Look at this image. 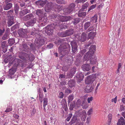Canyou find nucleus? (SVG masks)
I'll return each mask as SVG.
<instances>
[{
	"instance_id": "1",
	"label": "nucleus",
	"mask_w": 125,
	"mask_h": 125,
	"mask_svg": "<svg viewBox=\"0 0 125 125\" xmlns=\"http://www.w3.org/2000/svg\"><path fill=\"white\" fill-rule=\"evenodd\" d=\"M24 55L25 56V57L21 56H19L20 58L25 62L22 63L21 66L22 67H23L26 66V63L28 61L32 62L35 58L34 56L32 54H27L24 53Z\"/></svg>"
},
{
	"instance_id": "2",
	"label": "nucleus",
	"mask_w": 125,
	"mask_h": 125,
	"mask_svg": "<svg viewBox=\"0 0 125 125\" xmlns=\"http://www.w3.org/2000/svg\"><path fill=\"white\" fill-rule=\"evenodd\" d=\"M76 114L79 116L82 121H84L86 117V112L84 110H80L76 112Z\"/></svg>"
},
{
	"instance_id": "3",
	"label": "nucleus",
	"mask_w": 125,
	"mask_h": 125,
	"mask_svg": "<svg viewBox=\"0 0 125 125\" xmlns=\"http://www.w3.org/2000/svg\"><path fill=\"white\" fill-rule=\"evenodd\" d=\"M70 124L73 125H83V123L82 122L77 120V117L76 116H74L70 123Z\"/></svg>"
},
{
	"instance_id": "4",
	"label": "nucleus",
	"mask_w": 125,
	"mask_h": 125,
	"mask_svg": "<svg viewBox=\"0 0 125 125\" xmlns=\"http://www.w3.org/2000/svg\"><path fill=\"white\" fill-rule=\"evenodd\" d=\"M95 76L89 75L87 77L86 79L85 83L86 84H89L91 83H93L95 81Z\"/></svg>"
},
{
	"instance_id": "5",
	"label": "nucleus",
	"mask_w": 125,
	"mask_h": 125,
	"mask_svg": "<svg viewBox=\"0 0 125 125\" xmlns=\"http://www.w3.org/2000/svg\"><path fill=\"white\" fill-rule=\"evenodd\" d=\"M53 25V24H51L48 25L46 27V28L47 31L46 32L48 35H50L52 34L53 31V29H54Z\"/></svg>"
},
{
	"instance_id": "6",
	"label": "nucleus",
	"mask_w": 125,
	"mask_h": 125,
	"mask_svg": "<svg viewBox=\"0 0 125 125\" xmlns=\"http://www.w3.org/2000/svg\"><path fill=\"white\" fill-rule=\"evenodd\" d=\"M75 6V5L74 3H72L67 8L64 9V11L67 14L70 13L73 10Z\"/></svg>"
},
{
	"instance_id": "7",
	"label": "nucleus",
	"mask_w": 125,
	"mask_h": 125,
	"mask_svg": "<svg viewBox=\"0 0 125 125\" xmlns=\"http://www.w3.org/2000/svg\"><path fill=\"white\" fill-rule=\"evenodd\" d=\"M18 33L19 36L23 38L27 37L26 32L25 29H20L18 31Z\"/></svg>"
},
{
	"instance_id": "8",
	"label": "nucleus",
	"mask_w": 125,
	"mask_h": 125,
	"mask_svg": "<svg viewBox=\"0 0 125 125\" xmlns=\"http://www.w3.org/2000/svg\"><path fill=\"white\" fill-rule=\"evenodd\" d=\"M71 44L72 52L73 53H75L77 50V43L74 41H72L71 42Z\"/></svg>"
},
{
	"instance_id": "9",
	"label": "nucleus",
	"mask_w": 125,
	"mask_h": 125,
	"mask_svg": "<svg viewBox=\"0 0 125 125\" xmlns=\"http://www.w3.org/2000/svg\"><path fill=\"white\" fill-rule=\"evenodd\" d=\"M62 45L59 48L58 50V51L62 55H64L66 54H67L69 53V49L68 48V50H66V49H64L62 51L61 47H62Z\"/></svg>"
},
{
	"instance_id": "10",
	"label": "nucleus",
	"mask_w": 125,
	"mask_h": 125,
	"mask_svg": "<svg viewBox=\"0 0 125 125\" xmlns=\"http://www.w3.org/2000/svg\"><path fill=\"white\" fill-rule=\"evenodd\" d=\"M93 54H92V53L90 52L89 51H88L86 54H85L84 56V60H88L89 58L91 59L93 56Z\"/></svg>"
},
{
	"instance_id": "11",
	"label": "nucleus",
	"mask_w": 125,
	"mask_h": 125,
	"mask_svg": "<svg viewBox=\"0 0 125 125\" xmlns=\"http://www.w3.org/2000/svg\"><path fill=\"white\" fill-rule=\"evenodd\" d=\"M62 45V47L61 48L62 49V51L64 49H67L68 48L69 49H70V45L68 44V43L67 42H65L63 44L61 45L58 48V49L60 47V46Z\"/></svg>"
},
{
	"instance_id": "12",
	"label": "nucleus",
	"mask_w": 125,
	"mask_h": 125,
	"mask_svg": "<svg viewBox=\"0 0 125 125\" xmlns=\"http://www.w3.org/2000/svg\"><path fill=\"white\" fill-rule=\"evenodd\" d=\"M83 70L84 71H89L91 68V67L89 64H83L82 66Z\"/></svg>"
},
{
	"instance_id": "13",
	"label": "nucleus",
	"mask_w": 125,
	"mask_h": 125,
	"mask_svg": "<svg viewBox=\"0 0 125 125\" xmlns=\"http://www.w3.org/2000/svg\"><path fill=\"white\" fill-rule=\"evenodd\" d=\"M76 77L77 81L80 82L83 80L84 76L83 74L82 73H78L77 74Z\"/></svg>"
},
{
	"instance_id": "14",
	"label": "nucleus",
	"mask_w": 125,
	"mask_h": 125,
	"mask_svg": "<svg viewBox=\"0 0 125 125\" xmlns=\"http://www.w3.org/2000/svg\"><path fill=\"white\" fill-rule=\"evenodd\" d=\"M48 2V1L47 0H40L36 1V3L37 4H39L42 6H44L45 4H47Z\"/></svg>"
},
{
	"instance_id": "15",
	"label": "nucleus",
	"mask_w": 125,
	"mask_h": 125,
	"mask_svg": "<svg viewBox=\"0 0 125 125\" xmlns=\"http://www.w3.org/2000/svg\"><path fill=\"white\" fill-rule=\"evenodd\" d=\"M52 2H48L45 7V10L46 12H48L51 9L52 7Z\"/></svg>"
},
{
	"instance_id": "16",
	"label": "nucleus",
	"mask_w": 125,
	"mask_h": 125,
	"mask_svg": "<svg viewBox=\"0 0 125 125\" xmlns=\"http://www.w3.org/2000/svg\"><path fill=\"white\" fill-rule=\"evenodd\" d=\"M36 19L35 18H33L32 20L28 21L27 23V24L29 26H32L34 23H36Z\"/></svg>"
},
{
	"instance_id": "17",
	"label": "nucleus",
	"mask_w": 125,
	"mask_h": 125,
	"mask_svg": "<svg viewBox=\"0 0 125 125\" xmlns=\"http://www.w3.org/2000/svg\"><path fill=\"white\" fill-rule=\"evenodd\" d=\"M117 125H125V120L122 117L119 119L117 123Z\"/></svg>"
},
{
	"instance_id": "18",
	"label": "nucleus",
	"mask_w": 125,
	"mask_h": 125,
	"mask_svg": "<svg viewBox=\"0 0 125 125\" xmlns=\"http://www.w3.org/2000/svg\"><path fill=\"white\" fill-rule=\"evenodd\" d=\"M94 89V88L92 86H91L90 85L87 86L86 87L85 90L87 93H89L92 92Z\"/></svg>"
},
{
	"instance_id": "19",
	"label": "nucleus",
	"mask_w": 125,
	"mask_h": 125,
	"mask_svg": "<svg viewBox=\"0 0 125 125\" xmlns=\"http://www.w3.org/2000/svg\"><path fill=\"white\" fill-rule=\"evenodd\" d=\"M33 17V15L31 14L27 15L23 17V20L25 21H27L30 19H31Z\"/></svg>"
},
{
	"instance_id": "20",
	"label": "nucleus",
	"mask_w": 125,
	"mask_h": 125,
	"mask_svg": "<svg viewBox=\"0 0 125 125\" xmlns=\"http://www.w3.org/2000/svg\"><path fill=\"white\" fill-rule=\"evenodd\" d=\"M12 6V4L11 3H9L4 6L3 8L4 10H8L10 9Z\"/></svg>"
},
{
	"instance_id": "21",
	"label": "nucleus",
	"mask_w": 125,
	"mask_h": 125,
	"mask_svg": "<svg viewBox=\"0 0 125 125\" xmlns=\"http://www.w3.org/2000/svg\"><path fill=\"white\" fill-rule=\"evenodd\" d=\"M96 49V46L94 45L91 46L90 48V49L89 51L91 52L92 54H94V52Z\"/></svg>"
},
{
	"instance_id": "22",
	"label": "nucleus",
	"mask_w": 125,
	"mask_h": 125,
	"mask_svg": "<svg viewBox=\"0 0 125 125\" xmlns=\"http://www.w3.org/2000/svg\"><path fill=\"white\" fill-rule=\"evenodd\" d=\"M96 60L97 58L96 57H94V58H91L90 60V63L93 65L96 64L97 62Z\"/></svg>"
},
{
	"instance_id": "23",
	"label": "nucleus",
	"mask_w": 125,
	"mask_h": 125,
	"mask_svg": "<svg viewBox=\"0 0 125 125\" xmlns=\"http://www.w3.org/2000/svg\"><path fill=\"white\" fill-rule=\"evenodd\" d=\"M75 84V82L74 80H71L69 81L68 84L70 87L74 86Z\"/></svg>"
},
{
	"instance_id": "24",
	"label": "nucleus",
	"mask_w": 125,
	"mask_h": 125,
	"mask_svg": "<svg viewBox=\"0 0 125 125\" xmlns=\"http://www.w3.org/2000/svg\"><path fill=\"white\" fill-rule=\"evenodd\" d=\"M87 38L86 34L85 33H82L81 40V42H84L86 40Z\"/></svg>"
},
{
	"instance_id": "25",
	"label": "nucleus",
	"mask_w": 125,
	"mask_h": 125,
	"mask_svg": "<svg viewBox=\"0 0 125 125\" xmlns=\"http://www.w3.org/2000/svg\"><path fill=\"white\" fill-rule=\"evenodd\" d=\"M91 25L90 22L87 21L85 23L84 25V28L85 30H87Z\"/></svg>"
},
{
	"instance_id": "26",
	"label": "nucleus",
	"mask_w": 125,
	"mask_h": 125,
	"mask_svg": "<svg viewBox=\"0 0 125 125\" xmlns=\"http://www.w3.org/2000/svg\"><path fill=\"white\" fill-rule=\"evenodd\" d=\"M97 16L96 15H95L91 18V21L93 22H97Z\"/></svg>"
},
{
	"instance_id": "27",
	"label": "nucleus",
	"mask_w": 125,
	"mask_h": 125,
	"mask_svg": "<svg viewBox=\"0 0 125 125\" xmlns=\"http://www.w3.org/2000/svg\"><path fill=\"white\" fill-rule=\"evenodd\" d=\"M48 99L46 98H44L43 99V107H44V110L45 111L46 110L45 106L46 105H47L48 104Z\"/></svg>"
},
{
	"instance_id": "28",
	"label": "nucleus",
	"mask_w": 125,
	"mask_h": 125,
	"mask_svg": "<svg viewBox=\"0 0 125 125\" xmlns=\"http://www.w3.org/2000/svg\"><path fill=\"white\" fill-rule=\"evenodd\" d=\"M68 36L72 34L73 33V29H70L66 31Z\"/></svg>"
},
{
	"instance_id": "29",
	"label": "nucleus",
	"mask_w": 125,
	"mask_h": 125,
	"mask_svg": "<svg viewBox=\"0 0 125 125\" xmlns=\"http://www.w3.org/2000/svg\"><path fill=\"white\" fill-rule=\"evenodd\" d=\"M95 33L93 32H91L89 33L88 36V39H91L93 38L95 36Z\"/></svg>"
},
{
	"instance_id": "30",
	"label": "nucleus",
	"mask_w": 125,
	"mask_h": 125,
	"mask_svg": "<svg viewBox=\"0 0 125 125\" xmlns=\"http://www.w3.org/2000/svg\"><path fill=\"white\" fill-rule=\"evenodd\" d=\"M89 3L88 2H86L85 4L82 5V7L81 9L82 11H84L85 9H86L88 6Z\"/></svg>"
},
{
	"instance_id": "31",
	"label": "nucleus",
	"mask_w": 125,
	"mask_h": 125,
	"mask_svg": "<svg viewBox=\"0 0 125 125\" xmlns=\"http://www.w3.org/2000/svg\"><path fill=\"white\" fill-rule=\"evenodd\" d=\"M58 20L62 21H66V20H65V16L60 15L57 17Z\"/></svg>"
},
{
	"instance_id": "32",
	"label": "nucleus",
	"mask_w": 125,
	"mask_h": 125,
	"mask_svg": "<svg viewBox=\"0 0 125 125\" xmlns=\"http://www.w3.org/2000/svg\"><path fill=\"white\" fill-rule=\"evenodd\" d=\"M37 43L38 44V46H42L44 43V41L43 39H40L37 41Z\"/></svg>"
},
{
	"instance_id": "33",
	"label": "nucleus",
	"mask_w": 125,
	"mask_h": 125,
	"mask_svg": "<svg viewBox=\"0 0 125 125\" xmlns=\"http://www.w3.org/2000/svg\"><path fill=\"white\" fill-rule=\"evenodd\" d=\"M74 98V96L73 94H71L69 95L68 97V103L69 104L73 99Z\"/></svg>"
},
{
	"instance_id": "34",
	"label": "nucleus",
	"mask_w": 125,
	"mask_h": 125,
	"mask_svg": "<svg viewBox=\"0 0 125 125\" xmlns=\"http://www.w3.org/2000/svg\"><path fill=\"white\" fill-rule=\"evenodd\" d=\"M23 50L26 51L28 48L27 44L26 43H23L22 44Z\"/></svg>"
},
{
	"instance_id": "35",
	"label": "nucleus",
	"mask_w": 125,
	"mask_h": 125,
	"mask_svg": "<svg viewBox=\"0 0 125 125\" xmlns=\"http://www.w3.org/2000/svg\"><path fill=\"white\" fill-rule=\"evenodd\" d=\"M15 71L14 69H11L9 71V75H13Z\"/></svg>"
},
{
	"instance_id": "36",
	"label": "nucleus",
	"mask_w": 125,
	"mask_h": 125,
	"mask_svg": "<svg viewBox=\"0 0 125 125\" xmlns=\"http://www.w3.org/2000/svg\"><path fill=\"white\" fill-rule=\"evenodd\" d=\"M60 36L62 37L67 36L66 31L64 32H62L60 33Z\"/></svg>"
},
{
	"instance_id": "37",
	"label": "nucleus",
	"mask_w": 125,
	"mask_h": 125,
	"mask_svg": "<svg viewBox=\"0 0 125 125\" xmlns=\"http://www.w3.org/2000/svg\"><path fill=\"white\" fill-rule=\"evenodd\" d=\"M56 1L57 3L58 4H66V2L64 0H57Z\"/></svg>"
},
{
	"instance_id": "38",
	"label": "nucleus",
	"mask_w": 125,
	"mask_h": 125,
	"mask_svg": "<svg viewBox=\"0 0 125 125\" xmlns=\"http://www.w3.org/2000/svg\"><path fill=\"white\" fill-rule=\"evenodd\" d=\"M80 21V20L79 18H77L74 19V21H73V23L74 25L77 24Z\"/></svg>"
},
{
	"instance_id": "39",
	"label": "nucleus",
	"mask_w": 125,
	"mask_h": 125,
	"mask_svg": "<svg viewBox=\"0 0 125 125\" xmlns=\"http://www.w3.org/2000/svg\"><path fill=\"white\" fill-rule=\"evenodd\" d=\"M76 72V69L74 68H72L70 71V76H72L74 74H75Z\"/></svg>"
},
{
	"instance_id": "40",
	"label": "nucleus",
	"mask_w": 125,
	"mask_h": 125,
	"mask_svg": "<svg viewBox=\"0 0 125 125\" xmlns=\"http://www.w3.org/2000/svg\"><path fill=\"white\" fill-rule=\"evenodd\" d=\"M72 91L71 90L67 88L65 91V93L67 94H69L71 93Z\"/></svg>"
},
{
	"instance_id": "41",
	"label": "nucleus",
	"mask_w": 125,
	"mask_h": 125,
	"mask_svg": "<svg viewBox=\"0 0 125 125\" xmlns=\"http://www.w3.org/2000/svg\"><path fill=\"white\" fill-rule=\"evenodd\" d=\"M29 8V7L28 6L27 8L25 9H24L23 10V12L24 14H26L28 13H29L30 12V10L28 8Z\"/></svg>"
},
{
	"instance_id": "42",
	"label": "nucleus",
	"mask_w": 125,
	"mask_h": 125,
	"mask_svg": "<svg viewBox=\"0 0 125 125\" xmlns=\"http://www.w3.org/2000/svg\"><path fill=\"white\" fill-rule=\"evenodd\" d=\"M6 43V41H4L2 42L1 43V47L3 49H5L6 47L5 45Z\"/></svg>"
},
{
	"instance_id": "43",
	"label": "nucleus",
	"mask_w": 125,
	"mask_h": 125,
	"mask_svg": "<svg viewBox=\"0 0 125 125\" xmlns=\"http://www.w3.org/2000/svg\"><path fill=\"white\" fill-rule=\"evenodd\" d=\"M108 122L110 124L112 118V114H109L108 115Z\"/></svg>"
},
{
	"instance_id": "44",
	"label": "nucleus",
	"mask_w": 125,
	"mask_h": 125,
	"mask_svg": "<svg viewBox=\"0 0 125 125\" xmlns=\"http://www.w3.org/2000/svg\"><path fill=\"white\" fill-rule=\"evenodd\" d=\"M93 111V109L92 108H91L88 111L87 114L88 115H89L92 114Z\"/></svg>"
},
{
	"instance_id": "45",
	"label": "nucleus",
	"mask_w": 125,
	"mask_h": 125,
	"mask_svg": "<svg viewBox=\"0 0 125 125\" xmlns=\"http://www.w3.org/2000/svg\"><path fill=\"white\" fill-rule=\"evenodd\" d=\"M96 6V4H94L92 5L91 6L90 8L88 9V11H89L90 10H93L95 8Z\"/></svg>"
},
{
	"instance_id": "46",
	"label": "nucleus",
	"mask_w": 125,
	"mask_h": 125,
	"mask_svg": "<svg viewBox=\"0 0 125 125\" xmlns=\"http://www.w3.org/2000/svg\"><path fill=\"white\" fill-rule=\"evenodd\" d=\"M12 110V107L11 106H10L9 107L7 108L5 110V112H8L10 111H11Z\"/></svg>"
},
{
	"instance_id": "47",
	"label": "nucleus",
	"mask_w": 125,
	"mask_h": 125,
	"mask_svg": "<svg viewBox=\"0 0 125 125\" xmlns=\"http://www.w3.org/2000/svg\"><path fill=\"white\" fill-rule=\"evenodd\" d=\"M19 9V7L17 4H16L14 6V9L15 11V12H16V13L18 11Z\"/></svg>"
},
{
	"instance_id": "48",
	"label": "nucleus",
	"mask_w": 125,
	"mask_h": 125,
	"mask_svg": "<svg viewBox=\"0 0 125 125\" xmlns=\"http://www.w3.org/2000/svg\"><path fill=\"white\" fill-rule=\"evenodd\" d=\"M20 6L22 7H23V8H25L27 6V5L26 4L24 3V2H21L20 3Z\"/></svg>"
},
{
	"instance_id": "49",
	"label": "nucleus",
	"mask_w": 125,
	"mask_h": 125,
	"mask_svg": "<svg viewBox=\"0 0 125 125\" xmlns=\"http://www.w3.org/2000/svg\"><path fill=\"white\" fill-rule=\"evenodd\" d=\"M39 96V101L41 103H42L43 101V95L42 94H40Z\"/></svg>"
},
{
	"instance_id": "50",
	"label": "nucleus",
	"mask_w": 125,
	"mask_h": 125,
	"mask_svg": "<svg viewBox=\"0 0 125 125\" xmlns=\"http://www.w3.org/2000/svg\"><path fill=\"white\" fill-rule=\"evenodd\" d=\"M14 23L12 21H9L8 22V26H11Z\"/></svg>"
},
{
	"instance_id": "51",
	"label": "nucleus",
	"mask_w": 125,
	"mask_h": 125,
	"mask_svg": "<svg viewBox=\"0 0 125 125\" xmlns=\"http://www.w3.org/2000/svg\"><path fill=\"white\" fill-rule=\"evenodd\" d=\"M64 94L62 92H61L59 94V97L60 98L62 99L63 97Z\"/></svg>"
},
{
	"instance_id": "52",
	"label": "nucleus",
	"mask_w": 125,
	"mask_h": 125,
	"mask_svg": "<svg viewBox=\"0 0 125 125\" xmlns=\"http://www.w3.org/2000/svg\"><path fill=\"white\" fill-rule=\"evenodd\" d=\"M72 116V114H69L68 116L67 117L66 119V120L67 121H69L70 119Z\"/></svg>"
},
{
	"instance_id": "53",
	"label": "nucleus",
	"mask_w": 125,
	"mask_h": 125,
	"mask_svg": "<svg viewBox=\"0 0 125 125\" xmlns=\"http://www.w3.org/2000/svg\"><path fill=\"white\" fill-rule=\"evenodd\" d=\"M8 38V36L7 34H5L2 38V39L3 40H5Z\"/></svg>"
},
{
	"instance_id": "54",
	"label": "nucleus",
	"mask_w": 125,
	"mask_h": 125,
	"mask_svg": "<svg viewBox=\"0 0 125 125\" xmlns=\"http://www.w3.org/2000/svg\"><path fill=\"white\" fill-rule=\"evenodd\" d=\"M87 0H76L77 3H83L86 1Z\"/></svg>"
},
{
	"instance_id": "55",
	"label": "nucleus",
	"mask_w": 125,
	"mask_h": 125,
	"mask_svg": "<svg viewBox=\"0 0 125 125\" xmlns=\"http://www.w3.org/2000/svg\"><path fill=\"white\" fill-rule=\"evenodd\" d=\"M42 11L41 10H37L36 12V14L39 16H40L42 13Z\"/></svg>"
},
{
	"instance_id": "56",
	"label": "nucleus",
	"mask_w": 125,
	"mask_h": 125,
	"mask_svg": "<svg viewBox=\"0 0 125 125\" xmlns=\"http://www.w3.org/2000/svg\"><path fill=\"white\" fill-rule=\"evenodd\" d=\"M93 98L91 96L90 97L88 98L87 99V101L88 103H90L93 100Z\"/></svg>"
},
{
	"instance_id": "57",
	"label": "nucleus",
	"mask_w": 125,
	"mask_h": 125,
	"mask_svg": "<svg viewBox=\"0 0 125 125\" xmlns=\"http://www.w3.org/2000/svg\"><path fill=\"white\" fill-rule=\"evenodd\" d=\"M13 13V10H10L8 12V16H10Z\"/></svg>"
},
{
	"instance_id": "58",
	"label": "nucleus",
	"mask_w": 125,
	"mask_h": 125,
	"mask_svg": "<svg viewBox=\"0 0 125 125\" xmlns=\"http://www.w3.org/2000/svg\"><path fill=\"white\" fill-rule=\"evenodd\" d=\"M91 117L90 116H89L86 119V123L88 124L91 121Z\"/></svg>"
},
{
	"instance_id": "59",
	"label": "nucleus",
	"mask_w": 125,
	"mask_h": 125,
	"mask_svg": "<svg viewBox=\"0 0 125 125\" xmlns=\"http://www.w3.org/2000/svg\"><path fill=\"white\" fill-rule=\"evenodd\" d=\"M117 96H116L114 98L112 99V102H114L115 104L117 102Z\"/></svg>"
},
{
	"instance_id": "60",
	"label": "nucleus",
	"mask_w": 125,
	"mask_h": 125,
	"mask_svg": "<svg viewBox=\"0 0 125 125\" xmlns=\"http://www.w3.org/2000/svg\"><path fill=\"white\" fill-rule=\"evenodd\" d=\"M53 45L52 44H50L47 46V47L49 49L52 48L53 47Z\"/></svg>"
},
{
	"instance_id": "61",
	"label": "nucleus",
	"mask_w": 125,
	"mask_h": 125,
	"mask_svg": "<svg viewBox=\"0 0 125 125\" xmlns=\"http://www.w3.org/2000/svg\"><path fill=\"white\" fill-rule=\"evenodd\" d=\"M94 29V27L93 26H91L88 29L87 31L89 32L91 31H92Z\"/></svg>"
},
{
	"instance_id": "62",
	"label": "nucleus",
	"mask_w": 125,
	"mask_h": 125,
	"mask_svg": "<svg viewBox=\"0 0 125 125\" xmlns=\"http://www.w3.org/2000/svg\"><path fill=\"white\" fill-rule=\"evenodd\" d=\"M65 20H66V21H67L70 20L71 18V17L70 16H65Z\"/></svg>"
},
{
	"instance_id": "63",
	"label": "nucleus",
	"mask_w": 125,
	"mask_h": 125,
	"mask_svg": "<svg viewBox=\"0 0 125 125\" xmlns=\"http://www.w3.org/2000/svg\"><path fill=\"white\" fill-rule=\"evenodd\" d=\"M20 15L21 16H23L24 15V14H24L23 12V10L20 12Z\"/></svg>"
},
{
	"instance_id": "64",
	"label": "nucleus",
	"mask_w": 125,
	"mask_h": 125,
	"mask_svg": "<svg viewBox=\"0 0 125 125\" xmlns=\"http://www.w3.org/2000/svg\"><path fill=\"white\" fill-rule=\"evenodd\" d=\"M86 52V50L85 49H83L82 50L81 52V54H83Z\"/></svg>"
}]
</instances>
